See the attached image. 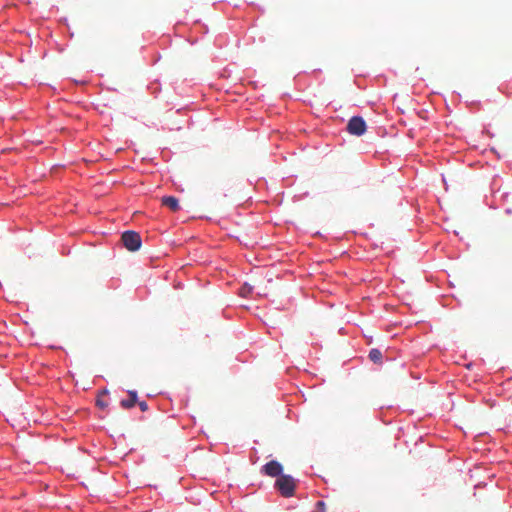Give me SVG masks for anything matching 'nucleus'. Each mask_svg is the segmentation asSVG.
<instances>
[{
    "label": "nucleus",
    "mask_w": 512,
    "mask_h": 512,
    "mask_svg": "<svg viewBox=\"0 0 512 512\" xmlns=\"http://www.w3.org/2000/svg\"><path fill=\"white\" fill-rule=\"evenodd\" d=\"M162 205L168 207L171 211L176 212L180 209L179 201L174 196H165L161 200Z\"/></svg>",
    "instance_id": "obj_6"
},
{
    "label": "nucleus",
    "mask_w": 512,
    "mask_h": 512,
    "mask_svg": "<svg viewBox=\"0 0 512 512\" xmlns=\"http://www.w3.org/2000/svg\"><path fill=\"white\" fill-rule=\"evenodd\" d=\"M347 130L350 134L361 136L366 131V123L360 116H353L347 125Z\"/></svg>",
    "instance_id": "obj_3"
},
{
    "label": "nucleus",
    "mask_w": 512,
    "mask_h": 512,
    "mask_svg": "<svg viewBox=\"0 0 512 512\" xmlns=\"http://www.w3.org/2000/svg\"><path fill=\"white\" fill-rule=\"evenodd\" d=\"M137 403V392L134 390L128 391V399H123L120 402V405L124 409H130L135 406Z\"/></svg>",
    "instance_id": "obj_5"
},
{
    "label": "nucleus",
    "mask_w": 512,
    "mask_h": 512,
    "mask_svg": "<svg viewBox=\"0 0 512 512\" xmlns=\"http://www.w3.org/2000/svg\"><path fill=\"white\" fill-rule=\"evenodd\" d=\"M138 405H139L141 411L145 412L148 410V405L145 401L138 402Z\"/></svg>",
    "instance_id": "obj_10"
},
{
    "label": "nucleus",
    "mask_w": 512,
    "mask_h": 512,
    "mask_svg": "<svg viewBox=\"0 0 512 512\" xmlns=\"http://www.w3.org/2000/svg\"><path fill=\"white\" fill-rule=\"evenodd\" d=\"M317 507L323 512L325 509V503L323 501L317 502Z\"/></svg>",
    "instance_id": "obj_11"
},
{
    "label": "nucleus",
    "mask_w": 512,
    "mask_h": 512,
    "mask_svg": "<svg viewBox=\"0 0 512 512\" xmlns=\"http://www.w3.org/2000/svg\"><path fill=\"white\" fill-rule=\"evenodd\" d=\"M251 292V287H248L247 285L243 286L240 290V295L242 297H246Z\"/></svg>",
    "instance_id": "obj_8"
},
{
    "label": "nucleus",
    "mask_w": 512,
    "mask_h": 512,
    "mask_svg": "<svg viewBox=\"0 0 512 512\" xmlns=\"http://www.w3.org/2000/svg\"><path fill=\"white\" fill-rule=\"evenodd\" d=\"M275 487L283 497H291L295 492L296 480L290 475H281L277 478Z\"/></svg>",
    "instance_id": "obj_1"
},
{
    "label": "nucleus",
    "mask_w": 512,
    "mask_h": 512,
    "mask_svg": "<svg viewBox=\"0 0 512 512\" xmlns=\"http://www.w3.org/2000/svg\"><path fill=\"white\" fill-rule=\"evenodd\" d=\"M369 359L374 363L382 362V353L379 349H371L369 352Z\"/></svg>",
    "instance_id": "obj_7"
},
{
    "label": "nucleus",
    "mask_w": 512,
    "mask_h": 512,
    "mask_svg": "<svg viewBox=\"0 0 512 512\" xmlns=\"http://www.w3.org/2000/svg\"><path fill=\"white\" fill-rule=\"evenodd\" d=\"M282 470V465L275 460L269 461L262 467V473L270 477H280Z\"/></svg>",
    "instance_id": "obj_4"
},
{
    "label": "nucleus",
    "mask_w": 512,
    "mask_h": 512,
    "mask_svg": "<svg viewBox=\"0 0 512 512\" xmlns=\"http://www.w3.org/2000/svg\"><path fill=\"white\" fill-rule=\"evenodd\" d=\"M96 404L101 409H104L108 406V404L105 401L101 400L100 398L97 399Z\"/></svg>",
    "instance_id": "obj_9"
},
{
    "label": "nucleus",
    "mask_w": 512,
    "mask_h": 512,
    "mask_svg": "<svg viewBox=\"0 0 512 512\" xmlns=\"http://www.w3.org/2000/svg\"><path fill=\"white\" fill-rule=\"evenodd\" d=\"M121 240L123 245L129 251H137L141 247V237L135 231H126L122 234Z\"/></svg>",
    "instance_id": "obj_2"
}]
</instances>
